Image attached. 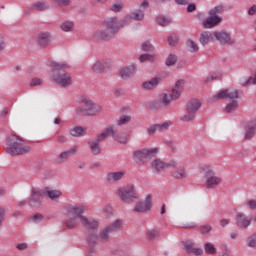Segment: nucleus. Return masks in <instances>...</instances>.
Returning a JSON list of instances; mask_svg holds the SVG:
<instances>
[{"instance_id":"680f3d73","label":"nucleus","mask_w":256,"mask_h":256,"mask_svg":"<svg viewBox=\"0 0 256 256\" xmlns=\"http://www.w3.org/2000/svg\"><path fill=\"white\" fill-rule=\"evenodd\" d=\"M247 207L251 209V211H256V200L255 199H250L246 202Z\"/></svg>"},{"instance_id":"f3484780","label":"nucleus","mask_w":256,"mask_h":256,"mask_svg":"<svg viewBox=\"0 0 256 256\" xmlns=\"http://www.w3.org/2000/svg\"><path fill=\"white\" fill-rule=\"evenodd\" d=\"M106 139L107 133L103 131L101 134L97 135L94 140L88 142L92 155H101V147H99V143H101V141H105Z\"/></svg>"},{"instance_id":"9d476101","label":"nucleus","mask_w":256,"mask_h":256,"mask_svg":"<svg viewBox=\"0 0 256 256\" xmlns=\"http://www.w3.org/2000/svg\"><path fill=\"white\" fill-rule=\"evenodd\" d=\"M123 222L121 220H116L112 224L102 228L99 232V239L102 243H107L111 239V233H117L121 230Z\"/></svg>"},{"instance_id":"c03bdc74","label":"nucleus","mask_w":256,"mask_h":256,"mask_svg":"<svg viewBox=\"0 0 256 256\" xmlns=\"http://www.w3.org/2000/svg\"><path fill=\"white\" fill-rule=\"evenodd\" d=\"M223 11H225V9L223 8V5H218L209 11V15H214V17H219L220 13H223Z\"/></svg>"},{"instance_id":"e2e57ef3","label":"nucleus","mask_w":256,"mask_h":256,"mask_svg":"<svg viewBox=\"0 0 256 256\" xmlns=\"http://www.w3.org/2000/svg\"><path fill=\"white\" fill-rule=\"evenodd\" d=\"M43 81L40 78H33L30 82L31 87L42 85Z\"/></svg>"},{"instance_id":"6e6d98bb","label":"nucleus","mask_w":256,"mask_h":256,"mask_svg":"<svg viewBox=\"0 0 256 256\" xmlns=\"http://www.w3.org/2000/svg\"><path fill=\"white\" fill-rule=\"evenodd\" d=\"M157 131H159L158 124H153L150 127H148V129H147L148 135H155V133H157Z\"/></svg>"},{"instance_id":"20e7f679","label":"nucleus","mask_w":256,"mask_h":256,"mask_svg":"<svg viewBox=\"0 0 256 256\" xmlns=\"http://www.w3.org/2000/svg\"><path fill=\"white\" fill-rule=\"evenodd\" d=\"M82 105L75 108L76 115L80 117H93L101 113V106L89 98H83L81 100Z\"/></svg>"},{"instance_id":"a878e982","label":"nucleus","mask_w":256,"mask_h":256,"mask_svg":"<svg viewBox=\"0 0 256 256\" xmlns=\"http://www.w3.org/2000/svg\"><path fill=\"white\" fill-rule=\"evenodd\" d=\"M111 34L105 29H98L93 34V39L95 41H107V39H111Z\"/></svg>"},{"instance_id":"cd10ccee","label":"nucleus","mask_w":256,"mask_h":256,"mask_svg":"<svg viewBox=\"0 0 256 256\" xmlns=\"http://www.w3.org/2000/svg\"><path fill=\"white\" fill-rule=\"evenodd\" d=\"M137 71V68L135 65H130L127 67H124L120 70V77L122 79H129L130 77H133Z\"/></svg>"},{"instance_id":"aec40b11","label":"nucleus","mask_w":256,"mask_h":256,"mask_svg":"<svg viewBox=\"0 0 256 256\" xmlns=\"http://www.w3.org/2000/svg\"><path fill=\"white\" fill-rule=\"evenodd\" d=\"M223 180L217 176H215V172L213 170H208L206 172V182L205 187L206 189H215L217 185H221Z\"/></svg>"},{"instance_id":"6ab92c4d","label":"nucleus","mask_w":256,"mask_h":256,"mask_svg":"<svg viewBox=\"0 0 256 256\" xmlns=\"http://www.w3.org/2000/svg\"><path fill=\"white\" fill-rule=\"evenodd\" d=\"M45 197V190L33 189L31 198L29 200L30 207L33 209H39L41 207V198Z\"/></svg>"},{"instance_id":"9b49d317","label":"nucleus","mask_w":256,"mask_h":256,"mask_svg":"<svg viewBox=\"0 0 256 256\" xmlns=\"http://www.w3.org/2000/svg\"><path fill=\"white\" fill-rule=\"evenodd\" d=\"M243 91L237 89H222L214 95V99H229L230 101H235V99H241Z\"/></svg>"},{"instance_id":"b1692460","label":"nucleus","mask_w":256,"mask_h":256,"mask_svg":"<svg viewBox=\"0 0 256 256\" xmlns=\"http://www.w3.org/2000/svg\"><path fill=\"white\" fill-rule=\"evenodd\" d=\"M80 221L83 227L89 229L90 231H97V229H99V222L93 218H88L82 214Z\"/></svg>"},{"instance_id":"f8f14e48","label":"nucleus","mask_w":256,"mask_h":256,"mask_svg":"<svg viewBox=\"0 0 256 256\" xmlns=\"http://www.w3.org/2000/svg\"><path fill=\"white\" fill-rule=\"evenodd\" d=\"M170 167L173 168L172 177L174 179H187L189 177L185 165L179 164L176 160H170Z\"/></svg>"},{"instance_id":"4d7b16f0","label":"nucleus","mask_w":256,"mask_h":256,"mask_svg":"<svg viewBox=\"0 0 256 256\" xmlns=\"http://www.w3.org/2000/svg\"><path fill=\"white\" fill-rule=\"evenodd\" d=\"M7 212V208L0 206V227L3 225L5 221V214Z\"/></svg>"},{"instance_id":"f257e3e1","label":"nucleus","mask_w":256,"mask_h":256,"mask_svg":"<svg viewBox=\"0 0 256 256\" xmlns=\"http://www.w3.org/2000/svg\"><path fill=\"white\" fill-rule=\"evenodd\" d=\"M48 66L52 68L49 72L50 79L59 85V87H71V85H73L71 73L65 71V69H69V64L65 62L49 61Z\"/></svg>"},{"instance_id":"bb28decb","label":"nucleus","mask_w":256,"mask_h":256,"mask_svg":"<svg viewBox=\"0 0 256 256\" xmlns=\"http://www.w3.org/2000/svg\"><path fill=\"white\" fill-rule=\"evenodd\" d=\"M125 177V171L118 172H110L106 176L107 183H117V181H121Z\"/></svg>"},{"instance_id":"393cba45","label":"nucleus","mask_w":256,"mask_h":256,"mask_svg":"<svg viewBox=\"0 0 256 256\" xmlns=\"http://www.w3.org/2000/svg\"><path fill=\"white\" fill-rule=\"evenodd\" d=\"M220 21H223V18L209 14V17L203 22V27L204 29H212L215 25H219Z\"/></svg>"},{"instance_id":"a19ab883","label":"nucleus","mask_w":256,"mask_h":256,"mask_svg":"<svg viewBox=\"0 0 256 256\" xmlns=\"http://www.w3.org/2000/svg\"><path fill=\"white\" fill-rule=\"evenodd\" d=\"M204 251L205 253H207L208 255H215L217 253V249L215 248V246L211 243H206L204 244Z\"/></svg>"},{"instance_id":"f704fd0d","label":"nucleus","mask_w":256,"mask_h":256,"mask_svg":"<svg viewBox=\"0 0 256 256\" xmlns=\"http://www.w3.org/2000/svg\"><path fill=\"white\" fill-rule=\"evenodd\" d=\"M239 109V101L237 100H231L230 103H228L225 107L226 113H235Z\"/></svg>"},{"instance_id":"e433bc0d","label":"nucleus","mask_w":256,"mask_h":256,"mask_svg":"<svg viewBox=\"0 0 256 256\" xmlns=\"http://www.w3.org/2000/svg\"><path fill=\"white\" fill-rule=\"evenodd\" d=\"M94 73H103L105 71V62L98 60L92 65Z\"/></svg>"},{"instance_id":"c9c22d12","label":"nucleus","mask_w":256,"mask_h":256,"mask_svg":"<svg viewBox=\"0 0 256 256\" xmlns=\"http://www.w3.org/2000/svg\"><path fill=\"white\" fill-rule=\"evenodd\" d=\"M156 23H158V25H160V27H167V26L171 25V18L160 15V16L156 17Z\"/></svg>"},{"instance_id":"69168bd1","label":"nucleus","mask_w":256,"mask_h":256,"mask_svg":"<svg viewBox=\"0 0 256 256\" xmlns=\"http://www.w3.org/2000/svg\"><path fill=\"white\" fill-rule=\"evenodd\" d=\"M7 115H9V109L3 108L2 111L0 112V119L2 121L7 119Z\"/></svg>"},{"instance_id":"39448f33","label":"nucleus","mask_w":256,"mask_h":256,"mask_svg":"<svg viewBox=\"0 0 256 256\" xmlns=\"http://www.w3.org/2000/svg\"><path fill=\"white\" fill-rule=\"evenodd\" d=\"M185 85L184 80H178L175 83L174 89L170 94L164 93L160 95V103L162 107H169L172 101H177L179 97H181V93H183V87Z\"/></svg>"},{"instance_id":"13d9d810","label":"nucleus","mask_w":256,"mask_h":256,"mask_svg":"<svg viewBox=\"0 0 256 256\" xmlns=\"http://www.w3.org/2000/svg\"><path fill=\"white\" fill-rule=\"evenodd\" d=\"M158 125V131H167L169 127H171V122H164L162 124H157Z\"/></svg>"},{"instance_id":"052dcab7","label":"nucleus","mask_w":256,"mask_h":256,"mask_svg":"<svg viewBox=\"0 0 256 256\" xmlns=\"http://www.w3.org/2000/svg\"><path fill=\"white\" fill-rule=\"evenodd\" d=\"M32 221L34 223H41L42 221H45V217L42 214H35L32 217Z\"/></svg>"},{"instance_id":"4c0bfd02","label":"nucleus","mask_w":256,"mask_h":256,"mask_svg":"<svg viewBox=\"0 0 256 256\" xmlns=\"http://www.w3.org/2000/svg\"><path fill=\"white\" fill-rule=\"evenodd\" d=\"M30 9H32V11H47V9H49V5L45 2H36Z\"/></svg>"},{"instance_id":"a211bd4d","label":"nucleus","mask_w":256,"mask_h":256,"mask_svg":"<svg viewBox=\"0 0 256 256\" xmlns=\"http://www.w3.org/2000/svg\"><path fill=\"white\" fill-rule=\"evenodd\" d=\"M53 36L49 32H40L36 36V45L39 49H47L51 45Z\"/></svg>"},{"instance_id":"4be33fe9","label":"nucleus","mask_w":256,"mask_h":256,"mask_svg":"<svg viewBox=\"0 0 256 256\" xmlns=\"http://www.w3.org/2000/svg\"><path fill=\"white\" fill-rule=\"evenodd\" d=\"M77 151H79V146L74 145L69 150H66V151H63L62 153H60L57 156V158L55 159V163L57 165H61V164L65 163L67 161V159H69V157H71V155H75L77 153Z\"/></svg>"},{"instance_id":"4468645a","label":"nucleus","mask_w":256,"mask_h":256,"mask_svg":"<svg viewBox=\"0 0 256 256\" xmlns=\"http://www.w3.org/2000/svg\"><path fill=\"white\" fill-rule=\"evenodd\" d=\"M104 133H106L107 137H112L114 141H118L122 145L127 143V136L120 134L119 129L116 126H108L104 129Z\"/></svg>"},{"instance_id":"0eeeda50","label":"nucleus","mask_w":256,"mask_h":256,"mask_svg":"<svg viewBox=\"0 0 256 256\" xmlns=\"http://www.w3.org/2000/svg\"><path fill=\"white\" fill-rule=\"evenodd\" d=\"M159 153L158 148H141L135 150L132 153L133 161L136 162L137 165H145L147 163V159H151V157H155Z\"/></svg>"},{"instance_id":"ddd939ff","label":"nucleus","mask_w":256,"mask_h":256,"mask_svg":"<svg viewBox=\"0 0 256 256\" xmlns=\"http://www.w3.org/2000/svg\"><path fill=\"white\" fill-rule=\"evenodd\" d=\"M213 36L218 40L220 45H235V43H237V40L233 38L231 32L215 31L213 32Z\"/></svg>"},{"instance_id":"de8ad7c7","label":"nucleus","mask_w":256,"mask_h":256,"mask_svg":"<svg viewBox=\"0 0 256 256\" xmlns=\"http://www.w3.org/2000/svg\"><path fill=\"white\" fill-rule=\"evenodd\" d=\"M186 46L191 49V51H193L194 53H197V51H199V46L196 44L195 41H193L192 39H188L186 41Z\"/></svg>"},{"instance_id":"58836bf2","label":"nucleus","mask_w":256,"mask_h":256,"mask_svg":"<svg viewBox=\"0 0 256 256\" xmlns=\"http://www.w3.org/2000/svg\"><path fill=\"white\" fill-rule=\"evenodd\" d=\"M246 245L251 249H256V233H253L247 237Z\"/></svg>"},{"instance_id":"423d86ee","label":"nucleus","mask_w":256,"mask_h":256,"mask_svg":"<svg viewBox=\"0 0 256 256\" xmlns=\"http://www.w3.org/2000/svg\"><path fill=\"white\" fill-rule=\"evenodd\" d=\"M131 24V20L128 19H122L119 20L117 17H111L107 18L103 22V26L105 30L111 35L112 37L117 35L119 33V29H122V27H127V25Z\"/></svg>"},{"instance_id":"774afa93","label":"nucleus","mask_w":256,"mask_h":256,"mask_svg":"<svg viewBox=\"0 0 256 256\" xmlns=\"http://www.w3.org/2000/svg\"><path fill=\"white\" fill-rule=\"evenodd\" d=\"M67 141H68L67 136L61 135V134L58 135V143L63 144V143H67Z\"/></svg>"},{"instance_id":"1a4fd4ad","label":"nucleus","mask_w":256,"mask_h":256,"mask_svg":"<svg viewBox=\"0 0 256 256\" xmlns=\"http://www.w3.org/2000/svg\"><path fill=\"white\" fill-rule=\"evenodd\" d=\"M201 109V102L197 99H191L186 104V114L181 118V121L189 123V121H195L197 117V111Z\"/></svg>"},{"instance_id":"412c9836","label":"nucleus","mask_w":256,"mask_h":256,"mask_svg":"<svg viewBox=\"0 0 256 256\" xmlns=\"http://www.w3.org/2000/svg\"><path fill=\"white\" fill-rule=\"evenodd\" d=\"M235 221L236 227H238V229H247L248 227L251 226L253 218H251V216H247L243 212H239L235 217Z\"/></svg>"},{"instance_id":"864d4df0","label":"nucleus","mask_w":256,"mask_h":256,"mask_svg":"<svg viewBox=\"0 0 256 256\" xmlns=\"http://www.w3.org/2000/svg\"><path fill=\"white\" fill-rule=\"evenodd\" d=\"M168 43L169 45H171L172 47H174V45H176L177 43H179V36L176 34H173L171 36L168 37Z\"/></svg>"},{"instance_id":"2f4dec72","label":"nucleus","mask_w":256,"mask_h":256,"mask_svg":"<svg viewBox=\"0 0 256 256\" xmlns=\"http://www.w3.org/2000/svg\"><path fill=\"white\" fill-rule=\"evenodd\" d=\"M71 137H83L87 135V129L81 126H75L69 130Z\"/></svg>"},{"instance_id":"8fccbe9b","label":"nucleus","mask_w":256,"mask_h":256,"mask_svg":"<svg viewBox=\"0 0 256 256\" xmlns=\"http://www.w3.org/2000/svg\"><path fill=\"white\" fill-rule=\"evenodd\" d=\"M239 84H240L242 87H249V85H253V83L251 82V76L240 78V79H239Z\"/></svg>"},{"instance_id":"c756f323","label":"nucleus","mask_w":256,"mask_h":256,"mask_svg":"<svg viewBox=\"0 0 256 256\" xmlns=\"http://www.w3.org/2000/svg\"><path fill=\"white\" fill-rule=\"evenodd\" d=\"M124 19H127L131 23V19L134 21H143L145 19V12L141 9L135 10L134 12H131L128 16H126Z\"/></svg>"},{"instance_id":"dca6fc26","label":"nucleus","mask_w":256,"mask_h":256,"mask_svg":"<svg viewBox=\"0 0 256 256\" xmlns=\"http://www.w3.org/2000/svg\"><path fill=\"white\" fill-rule=\"evenodd\" d=\"M153 207V197L147 195L145 201H138L133 209L135 213H147Z\"/></svg>"},{"instance_id":"338daca9","label":"nucleus","mask_w":256,"mask_h":256,"mask_svg":"<svg viewBox=\"0 0 256 256\" xmlns=\"http://www.w3.org/2000/svg\"><path fill=\"white\" fill-rule=\"evenodd\" d=\"M248 15H256V4H253L251 7L248 8Z\"/></svg>"},{"instance_id":"3c124183","label":"nucleus","mask_w":256,"mask_h":256,"mask_svg":"<svg viewBox=\"0 0 256 256\" xmlns=\"http://www.w3.org/2000/svg\"><path fill=\"white\" fill-rule=\"evenodd\" d=\"M177 63V56L174 54H170L168 58L166 59V65L167 67H171Z\"/></svg>"},{"instance_id":"bf43d9fd","label":"nucleus","mask_w":256,"mask_h":256,"mask_svg":"<svg viewBox=\"0 0 256 256\" xmlns=\"http://www.w3.org/2000/svg\"><path fill=\"white\" fill-rule=\"evenodd\" d=\"M7 47V43L5 42V37L3 34H0V53H3Z\"/></svg>"},{"instance_id":"5701e85b","label":"nucleus","mask_w":256,"mask_h":256,"mask_svg":"<svg viewBox=\"0 0 256 256\" xmlns=\"http://www.w3.org/2000/svg\"><path fill=\"white\" fill-rule=\"evenodd\" d=\"M151 167H152V172L159 175V174L163 173V171H165V169H169V167H171V161L166 163V162L162 161L161 159L157 158L152 161Z\"/></svg>"},{"instance_id":"6e6552de","label":"nucleus","mask_w":256,"mask_h":256,"mask_svg":"<svg viewBox=\"0 0 256 256\" xmlns=\"http://www.w3.org/2000/svg\"><path fill=\"white\" fill-rule=\"evenodd\" d=\"M116 195L123 201V203H133L137 199V192L135 190V185L128 184L124 187L119 188L116 191Z\"/></svg>"},{"instance_id":"72a5a7b5","label":"nucleus","mask_w":256,"mask_h":256,"mask_svg":"<svg viewBox=\"0 0 256 256\" xmlns=\"http://www.w3.org/2000/svg\"><path fill=\"white\" fill-rule=\"evenodd\" d=\"M61 195L62 193L59 190H50V189L44 190V196L51 199V201H57V199H59Z\"/></svg>"},{"instance_id":"473e14b6","label":"nucleus","mask_w":256,"mask_h":256,"mask_svg":"<svg viewBox=\"0 0 256 256\" xmlns=\"http://www.w3.org/2000/svg\"><path fill=\"white\" fill-rule=\"evenodd\" d=\"M213 40V34L209 31H204L200 34L199 41L205 47L206 45H209L210 41Z\"/></svg>"},{"instance_id":"0e129e2a","label":"nucleus","mask_w":256,"mask_h":256,"mask_svg":"<svg viewBox=\"0 0 256 256\" xmlns=\"http://www.w3.org/2000/svg\"><path fill=\"white\" fill-rule=\"evenodd\" d=\"M53 3H55L56 5H63L67 7V5L71 3V0H53Z\"/></svg>"},{"instance_id":"603ef678","label":"nucleus","mask_w":256,"mask_h":256,"mask_svg":"<svg viewBox=\"0 0 256 256\" xmlns=\"http://www.w3.org/2000/svg\"><path fill=\"white\" fill-rule=\"evenodd\" d=\"M131 122V117L130 116H121L118 120H117V125L121 126V125H127V123Z\"/></svg>"},{"instance_id":"ea45409f","label":"nucleus","mask_w":256,"mask_h":256,"mask_svg":"<svg viewBox=\"0 0 256 256\" xmlns=\"http://www.w3.org/2000/svg\"><path fill=\"white\" fill-rule=\"evenodd\" d=\"M141 49H142V51H145L146 53H153L155 51V47L149 41L142 43Z\"/></svg>"},{"instance_id":"a18cd8bd","label":"nucleus","mask_w":256,"mask_h":256,"mask_svg":"<svg viewBox=\"0 0 256 256\" xmlns=\"http://www.w3.org/2000/svg\"><path fill=\"white\" fill-rule=\"evenodd\" d=\"M140 63H145V61H148L149 63H153L155 61V56L151 54H142L139 57Z\"/></svg>"},{"instance_id":"7ed1b4c3","label":"nucleus","mask_w":256,"mask_h":256,"mask_svg":"<svg viewBox=\"0 0 256 256\" xmlns=\"http://www.w3.org/2000/svg\"><path fill=\"white\" fill-rule=\"evenodd\" d=\"M25 141L23 139L19 138V136L10 135L6 139V145H8L5 148L6 153L8 155H25V153L31 152V147L27 145H23Z\"/></svg>"},{"instance_id":"7c9ffc66","label":"nucleus","mask_w":256,"mask_h":256,"mask_svg":"<svg viewBox=\"0 0 256 256\" xmlns=\"http://www.w3.org/2000/svg\"><path fill=\"white\" fill-rule=\"evenodd\" d=\"M161 83V77H154L150 81H146L142 84L143 89H146L147 91H151V89H155L157 85Z\"/></svg>"},{"instance_id":"2eb2a0df","label":"nucleus","mask_w":256,"mask_h":256,"mask_svg":"<svg viewBox=\"0 0 256 256\" xmlns=\"http://www.w3.org/2000/svg\"><path fill=\"white\" fill-rule=\"evenodd\" d=\"M97 239H99V235H97V231L88 232L86 241H87V253L88 256H94L97 253Z\"/></svg>"},{"instance_id":"79ce46f5","label":"nucleus","mask_w":256,"mask_h":256,"mask_svg":"<svg viewBox=\"0 0 256 256\" xmlns=\"http://www.w3.org/2000/svg\"><path fill=\"white\" fill-rule=\"evenodd\" d=\"M123 7H125L123 2H117L111 5L110 11H113V13H121V11H123Z\"/></svg>"},{"instance_id":"c85d7f7f","label":"nucleus","mask_w":256,"mask_h":256,"mask_svg":"<svg viewBox=\"0 0 256 256\" xmlns=\"http://www.w3.org/2000/svg\"><path fill=\"white\" fill-rule=\"evenodd\" d=\"M184 243V249L187 253L193 254V255H203V249L201 248H195V244L191 241H186Z\"/></svg>"},{"instance_id":"5fc2aeb1","label":"nucleus","mask_w":256,"mask_h":256,"mask_svg":"<svg viewBox=\"0 0 256 256\" xmlns=\"http://www.w3.org/2000/svg\"><path fill=\"white\" fill-rule=\"evenodd\" d=\"M212 229H213V227L211 225H202L200 227V232L202 235H209V233H211Z\"/></svg>"},{"instance_id":"37998d69","label":"nucleus","mask_w":256,"mask_h":256,"mask_svg":"<svg viewBox=\"0 0 256 256\" xmlns=\"http://www.w3.org/2000/svg\"><path fill=\"white\" fill-rule=\"evenodd\" d=\"M75 25L73 24V22L71 21H66V22H63L60 26V29H62V31L66 32V33H69V31H73V27Z\"/></svg>"},{"instance_id":"f03ea898","label":"nucleus","mask_w":256,"mask_h":256,"mask_svg":"<svg viewBox=\"0 0 256 256\" xmlns=\"http://www.w3.org/2000/svg\"><path fill=\"white\" fill-rule=\"evenodd\" d=\"M87 206L84 204L68 205L66 207V220L65 225L68 229H77L81 215L87 211Z\"/></svg>"},{"instance_id":"09e8293b","label":"nucleus","mask_w":256,"mask_h":256,"mask_svg":"<svg viewBox=\"0 0 256 256\" xmlns=\"http://www.w3.org/2000/svg\"><path fill=\"white\" fill-rule=\"evenodd\" d=\"M255 129H256L255 125L248 127V130L245 133L246 140L249 141L250 139H253V136L255 135Z\"/></svg>"},{"instance_id":"49530a36","label":"nucleus","mask_w":256,"mask_h":256,"mask_svg":"<svg viewBox=\"0 0 256 256\" xmlns=\"http://www.w3.org/2000/svg\"><path fill=\"white\" fill-rule=\"evenodd\" d=\"M161 235V231L157 230V229H151L147 231V237L148 239H157V237H160Z\"/></svg>"}]
</instances>
